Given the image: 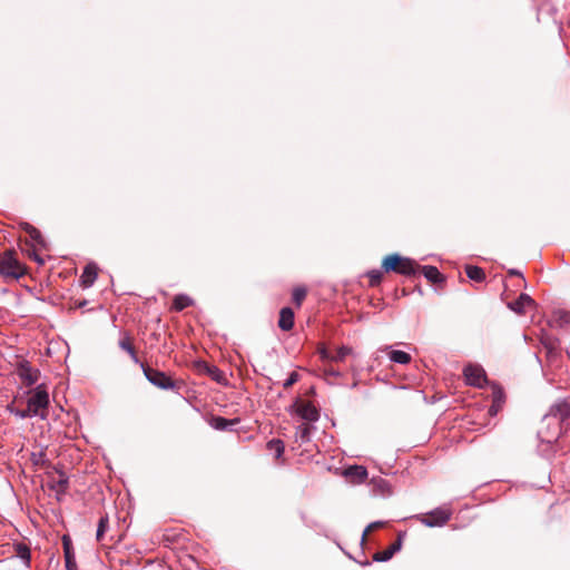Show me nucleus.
Segmentation results:
<instances>
[{
    "mask_svg": "<svg viewBox=\"0 0 570 570\" xmlns=\"http://www.w3.org/2000/svg\"><path fill=\"white\" fill-rule=\"evenodd\" d=\"M49 404L50 397L45 384H39L30 391L27 405L31 411L36 412V416H39L41 420H46Z\"/></svg>",
    "mask_w": 570,
    "mask_h": 570,
    "instance_id": "f257e3e1",
    "label": "nucleus"
},
{
    "mask_svg": "<svg viewBox=\"0 0 570 570\" xmlns=\"http://www.w3.org/2000/svg\"><path fill=\"white\" fill-rule=\"evenodd\" d=\"M0 274L4 277L18 279L24 274V271L17 259L16 252L8 249L0 252Z\"/></svg>",
    "mask_w": 570,
    "mask_h": 570,
    "instance_id": "f03ea898",
    "label": "nucleus"
},
{
    "mask_svg": "<svg viewBox=\"0 0 570 570\" xmlns=\"http://www.w3.org/2000/svg\"><path fill=\"white\" fill-rule=\"evenodd\" d=\"M141 370L146 376V379L155 386L161 390H173L175 389V382L169 377L166 373L155 370L140 363Z\"/></svg>",
    "mask_w": 570,
    "mask_h": 570,
    "instance_id": "7ed1b4c3",
    "label": "nucleus"
},
{
    "mask_svg": "<svg viewBox=\"0 0 570 570\" xmlns=\"http://www.w3.org/2000/svg\"><path fill=\"white\" fill-rule=\"evenodd\" d=\"M451 514L452 512L450 509L436 508L428 514L421 515L420 521L429 528L442 527L450 520Z\"/></svg>",
    "mask_w": 570,
    "mask_h": 570,
    "instance_id": "20e7f679",
    "label": "nucleus"
},
{
    "mask_svg": "<svg viewBox=\"0 0 570 570\" xmlns=\"http://www.w3.org/2000/svg\"><path fill=\"white\" fill-rule=\"evenodd\" d=\"M463 374L466 383L471 386L481 389L488 383L485 371L480 365H466Z\"/></svg>",
    "mask_w": 570,
    "mask_h": 570,
    "instance_id": "39448f33",
    "label": "nucleus"
},
{
    "mask_svg": "<svg viewBox=\"0 0 570 570\" xmlns=\"http://www.w3.org/2000/svg\"><path fill=\"white\" fill-rule=\"evenodd\" d=\"M17 373L26 386L35 385L40 376V371L33 368L28 361H22L18 364Z\"/></svg>",
    "mask_w": 570,
    "mask_h": 570,
    "instance_id": "423d86ee",
    "label": "nucleus"
},
{
    "mask_svg": "<svg viewBox=\"0 0 570 570\" xmlns=\"http://www.w3.org/2000/svg\"><path fill=\"white\" fill-rule=\"evenodd\" d=\"M570 415V401L567 399L559 400L554 404L550 406L549 413L546 417H552L558 421V423L563 422Z\"/></svg>",
    "mask_w": 570,
    "mask_h": 570,
    "instance_id": "0eeeda50",
    "label": "nucleus"
},
{
    "mask_svg": "<svg viewBox=\"0 0 570 570\" xmlns=\"http://www.w3.org/2000/svg\"><path fill=\"white\" fill-rule=\"evenodd\" d=\"M62 548H63L66 570H77V562H76L72 543L68 535L62 537Z\"/></svg>",
    "mask_w": 570,
    "mask_h": 570,
    "instance_id": "6e6552de",
    "label": "nucleus"
},
{
    "mask_svg": "<svg viewBox=\"0 0 570 570\" xmlns=\"http://www.w3.org/2000/svg\"><path fill=\"white\" fill-rule=\"evenodd\" d=\"M541 343L546 350L547 360L549 364L557 365L558 358L561 356V351L557 347V340L551 337H544L541 340Z\"/></svg>",
    "mask_w": 570,
    "mask_h": 570,
    "instance_id": "1a4fd4ad",
    "label": "nucleus"
},
{
    "mask_svg": "<svg viewBox=\"0 0 570 570\" xmlns=\"http://www.w3.org/2000/svg\"><path fill=\"white\" fill-rule=\"evenodd\" d=\"M534 305V299L524 293H522L515 301L508 303V307L519 315L524 314L525 307Z\"/></svg>",
    "mask_w": 570,
    "mask_h": 570,
    "instance_id": "9d476101",
    "label": "nucleus"
},
{
    "mask_svg": "<svg viewBox=\"0 0 570 570\" xmlns=\"http://www.w3.org/2000/svg\"><path fill=\"white\" fill-rule=\"evenodd\" d=\"M344 475L353 483H363L367 478V470L363 465H352L345 469Z\"/></svg>",
    "mask_w": 570,
    "mask_h": 570,
    "instance_id": "9b49d317",
    "label": "nucleus"
},
{
    "mask_svg": "<svg viewBox=\"0 0 570 570\" xmlns=\"http://www.w3.org/2000/svg\"><path fill=\"white\" fill-rule=\"evenodd\" d=\"M296 412L307 422H316L320 419L318 410L309 402L299 404Z\"/></svg>",
    "mask_w": 570,
    "mask_h": 570,
    "instance_id": "f8f14e48",
    "label": "nucleus"
},
{
    "mask_svg": "<svg viewBox=\"0 0 570 570\" xmlns=\"http://www.w3.org/2000/svg\"><path fill=\"white\" fill-rule=\"evenodd\" d=\"M402 548V537L399 535L397 540L392 543L387 549L376 552L373 556V560L376 562H385L389 561L396 552H399Z\"/></svg>",
    "mask_w": 570,
    "mask_h": 570,
    "instance_id": "ddd939ff",
    "label": "nucleus"
},
{
    "mask_svg": "<svg viewBox=\"0 0 570 570\" xmlns=\"http://www.w3.org/2000/svg\"><path fill=\"white\" fill-rule=\"evenodd\" d=\"M278 326L285 332H288L294 327V311L291 307H283L281 309Z\"/></svg>",
    "mask_w": 570,
    "mask_h": 570,
    "instance_id": "4468645a",
    "label": "nucleus"
},
{
    "mask_svg": "<svg viewBox=\"0 0 570 570\" xmlns=\"http://www.w3.org/2000/svg\"><path fill=\"white\" fill-rule=\"evenodd\" d=\"M97 266L94 263L87 264L83 268L82 275L80 277L81 285L85 288L91 287L97 278Z\"/></svg>",
    "mask_w": 570,
    "mask_h": 570,
    "instance_id": "2eb2a0df",
    "label": "nucleus"
},
{
    "mask_svg": "<svg viewBox=\"0 0 570 570\" xmlns=\"http://www.w3.org/2000/svg\"><path fill=\"white\" fill-rule=\"evenodd\" d=\"M419 268L421 267L414 259L402 256V263L400 265L397 274L404 276H412L417 273Z\"/></svg>",
    "mask_w": 570,
    "mask_h": 570,
    "instance_id": "dca6fc26",
    "label": "nucleus"
},
{
    "mask_svg": "<svg viewBox=\"0 0 570 570\" xmlns=\"http://www.w3.org/2000/svg\"><path fill=\"white\" fill-rule=\"evenodd\" d=\"M381 351H389L390 361L396 364L405 365L409 364L412 360L409 353L399 350H391V346H385Z\"/></svg>",
    "mask_w": 570,
    "mask_h": 570,
    "instance_id": "f3484780",
    "label": "nucleus"
},
{
    "mask_svg": "<svg viewBox=\"0 0 570 570\" xmlns=\"http://www.w3.org/2000/svg\"><path fill=\"white\" fill-rule=\"evenodd\" d=\"M401 263H402V256L401 255H399V254H391V255H387L383 259L382 268L386 273H390V272L397 273Z\"/></svg>",
    "mask_w": 570,
    "mask_h": 570,
    "instance_id": "a211bd4d",
    "label": "nucleus"
},
{
    "mask_svg": "<svg viewBox=\"0 0 570 570\" xmlns=\"http://www.w3.org/2000/svg\"><path fill=\"white\" fill-rule=\"evenodd\" d=\"M313 430L314 428L307 423L297 425L295 431V441L299 444L309 442Z\"/></svg>",
    "mask_w": 570,
    "mask_h": 570,
    "instance_id": "6ab92c4d",
    "label": "nucleus"
},
{
    "mask_svg": "<svg viewBox=\"0 0 570 570\" xmlns=\"http://www.w3.org/2000/svg\"><path fill=\"white\" fill-rule=\"evenodd\" d=\"M118 345L122 351H125L129 354V356L134 363L140 364V361L137 356L136 350H135V347L131 343L130 336L128 334H125L122 336V338L119 341Z\"/></svg>",
    "mask_w": 570,
    "mask_h": 570,
    "instance_id": "aec40b11",
    "label": "nucleus"
},
{
    "mask_svg": "<svg viewBox=\"0 0 570 570\" xmlns=\"http://www.w3.org/2000/svg\"><path fill=\"white\" fill-rule=\"evenodd\" d=\"M422 271H423L424 277L429 282L434 283V284L443 282V276L435 266H431V265L423 266Z\"/></svg>",
    "mask_w": 570,
    "mask_h": 570,
    "instance_id": "412c9836",
    "label": "nucleus"
},
{
    "mask_svg": "<svg viewBox=\"0 0 570 570\" xmlns=\"http://www.w3.org/2000/svg\"><path fill=\"white\" fill-rule=\"evenodd\" d=\"M193 304V299L185 295V294H179V295H176L174 301H173V308L177 312H180L183 309H185L186 307L190 306Z\"/></svg>",
    "mask_w": 570,
    "mask_h": 570,
    "instance_id": "4be33fe9",
    "label": "nucleus"
},
{
    "mask_svg": "<svg viewBox=\"0 0 570 570\" xmlns=\"http://www.w3.org/2000/svg\"><path fill=\"white\" fill-rule=\"evenodd\" d=\"M237 421L235 420H228V419H225L223 416H215L213 417L212 420V426L215 429V430H218V431H226L228 430L232 425H234Z\"/></svg>",
    "mask_w": 570,
    "mask_h": 570,
    "instance_id": "5701e85b",
    "label": "nucleus"
},
{
    "mask_svg": "<svg viewBox=\"0 0 570 570\" xmlns=\"http://www.w3.org/2000/svg\"><path fill=\"white\" fill-rule=\"evenodd\" d=\"M108 528H109V518H108V515L107 514L101 515L99 521H98L97 531H96V540L98 542H101L104 540L105 533L108 530Z\"/></svg>",
    "mask_w": 570,
    "mask_h": 570,
    "instance_id": "b1692460",
    "label": "nucleus"
},
{
    "mask_svg": "<svg viewBox=\"0 0 570 570\" xmlns=\"http://www.w3.org/2000/svg\"><path fill=\"white\" fill-rule=\"evenodd\" d=\"M466 276L475 282H482L485 278L484 271L478 266H466L465 268Z\"/></svg>",
    "mask_w": 570,
    "mask_h": 570,
    "instance_id": "393cba45",
    "label": "nucleus"
},
{
    "mask_svg": "<svg viewBox=\"0 0 570 570\" xmlns=\"http://www.w3.org/2000/svg\"><path fill=\"white\" fill-rule=\"evenodd\" d=\"M267 449L274 452L276 459H279L285 450L284 442L279 439H272L267 442Z\"/></svg>",
    "mask_w": 570,
    "mask_h": 570,
    "instance_id": "a878e982",
    "label": "nucleus"
},
{
    "mask_svg": "<svg viewBox=\"0 0 570 570\" xmlns=\"http://www.w3.org/2000/svg\"><path fill=\"white\" fill-rule=\"evenodd\" d=\"M570 322V313L566 311H557L553 314L551 320V324H556L557 326H563Z\"/></svg>",
    "mask_w": 570,
    "mask_h": 570,
    "instance_id": "bb28decb",
    "label": "nucleus"
},
{
    "mask_svg": "<svg viewBox=\"0 0 570 570\" xmlns=\"http://www.w3.org/2000/svg\"><path fill=\"white\" fill-rule=\"evenodd\" d=\"M366 275L370 279L371 286H377L383 278V272L381 269L368 271Z\"/></svg>",
    "mask_w": 570,
    "mask_h": 570,
    "instance_id": "cd10ccee",
    "label": "nucleus"
},
{
    "mask_svg": "<svg viewBox=\"0 0 570 570\" xmlns=\"http://www.w3.org/2000/svg\"><path fill=\"white\" fill-rule=\"evenodd\" d=\"M306 294H307V292H306V289L304 287H296V288H294V291L292 293L293 302L297 306H301L303 301L306 297Z\"/></svg>",
    "mask_w": 570,
    "mask_h": 570,
    "instance_id": "c85d7f7f",
    "label": "nucleus"
},
{
    "mask_svg": "<svg viewBox=\"0 0 570 570\" xmlns=\"http://www.w3.org/2000/svg\"><path fill=\"white\" fill-rule=\"evenodd\" d=\"M351 353H352V348H350L347 346H341L337 348L335 355H332V362H342Z\"/></svg>",
    "mask_w": 570,
    "mask_h": 570,
    "instance_id": "c756f323",
    "label": "nucleus"
},
{
    "mask_svg": "<svg viewBox=\"0 0 570 570\" xmlns=\"http://www.w3.org/2000/svg\"><path fill=\"white\" fill-rule=\"evenodd\" d=\"M504 402V393L499 386L493 387L492 392V403L498 405H502Z\"/></svg>",
    "mask_w": 570,
    "mask_h": 570,
    "instance_id": "7c9ffc66",
    "label": "nucleus"
},
{
    "mask_svg": "<svg viewBox=\"0 0 570 570\" xmlns=\"http://www.w3.org/2000/svg\"><path fill=\"white\" fill-rule=\"evenodd\" d=\"M30 233L28 234L30 238L36 242L40 246H45V239L41 236V233L36 227H29Z\"/></svg>",
    "mask_w": 570,
    "mask_h": 570,
    "instance_id": "2f4dec72",
    "label": "nucleus"
},
{
    "mask_svg": "<svg viewBox=\"0 0 570 570\" xmlns=\"http://www.w3.org/2000/svg\"><path fill=\"white\" fill-rule=\"evenodd\" d=\"M14 415L20 419H29V417H36V412L31 411L30 407L27 405L23 410H16Z\"/></svg>",
    "mask_w": 570,
    "mask_h": 570,
    "instance_id": "473e14b6",
    "label": "nucleus"
},
{
    "mask_svg": "<svg viewBox=\"0 0 570 570\" xmlns=\"http://www.w3.org/2000/svg\"><path fill=\"white\" fill-rule=\"evenodd\" d=\"M385 522L384 521H374L372 523H370L366 529L364 530L363 534H362V542L365 541V537L367 535V533L372 530H375V529H379V528H382L384 527Z\"/></svg>",
    "mask_w": 570,
    "mask_h": 570,
    "instance_id": "72a5a7b5",
    "label": "nucleus"
},
{
    "mask_svg": "<svg viewBox=\"0 0 570 570\" xmlns=\"http://www.w3.org/2000/svg\"><path fill=\"white\" fill-rule=\"evenodd\" d=\"M17 552H18V556L21 559H26L29 562V560H30V550H29V548L27 546L18 544Z\"/></svg>",
    "mask_w": 570,
    "mask_h": 570,
    "instance_id": "f704fd0d",
    "label": "nucleus"
},
{
    "mask_svg": "<svg viewBox=\"0 0 570 570\" xmlns=\"http://www.w3.org/2000/svg\"><path fill=\"white\" fill-rule=\"evenodd\" d=\"M299 376L297 372H292L288 377L283 383L284 389H289L292 385H294L298 381Z\"/></svg>",
    "mask_w": 570,
    "mask_h": 570,
    "instance_id": "c9c22d12",
    "label": "nucleus"
},
{
    "mask_svg": "<svg viewBox=\"0 0 570 570\" xmlns=\"http://www.w3.org/2000/svg\"><path fill=\"white\" fill-rule=\"evenodd\" d=\"M318 354L322 361L324 362H332V354L328 352V350L325 346H321L318 348Z\"/></svg>",
    "mask_w": 570,
    "mask_h": 570,
    "instance_id": "e433bc0d",
    "label": "nucleus"
},
{
    "mask_svg": "<svg viewBox=\"0 0 570 570\" xmlns=\"http://www.w3.org/2000/svg\"><path fill=\"white\" fill-rule=\"evenodd\" d=\"M67 485H68V479L65 478L63 475L56 482V489L57 491H66L67 489Z\"/></svg>",
    "mask_w": 570,
    "mask_h": 570,
    "instance_id": "4c0bfd02",
    "label": "nucleus"
},
{
    "mask_svg": "<svg viewBox=\"0 0 570 570\" xmlns=\"http://www.w3.org/2000/svg\"><path fill=\"white\" fill-rule=\"evenodd\" d=\"M324 375L332 376V377H340L342 374L340 371H337L333 367H326V368H324Z\"/></svg>",
    "mask_w": 570,
    "mask_h": 570,
    "instance_id": "58836bf2",
    "label": "nucleus"
},
{
    "mask_svg": "<svg viewBox=\"0 0 570 570\" xmlns=\"http://www.w3.org/2000/svg\"><path fill=\"white\" fill-rule=\"evenodd\" d=\"M502 405H498L495 403H492V405L490 406L489 409V414L494 416L497 415V413L499 412V410L501 409Z\"/></svg>",
    "mask_w": 570,
    "mask_h": 570,
    "instance_id": "ea45409f",
    "label": "nucleus"
},
{
    "mask_svg": "<svg viewBox=\"0 0 570 570\" xmlns=\"http://www.w3.org/2000/svg\"><path fill=\"white\" fill-rule=\"evenodd\" d=\"M509 274L513 275V276H519V277H521L523 279V274L520 271H518V269H510Z\"/></svg>",
    "mask_w": 570,
    "mask_h": 570,
    "instance_id": "a19ab883",
    "label": "nucleus"
},
{
    "mask_svg": "<svg viewBox=\"0 0 570 570\" xmlns=\"http://www.w3.org/2000/svg\"><path fill=\"white\" fill-rule=\"evenodd\" d=\"M29 227H33L32 225H30L29 223H21V228L26 232V233H30V228Z\"/></svg>",
    "mask_w": 570,
    "mask_h": 570,
    "instance_id": "79ce46f5",
    "label": "nucleus"
},
{
    "mask_svg": "<svg viewBox=\"0 0 570 570\" xmlns=\"http://www.w3.org/2000/svg\"><path fill=\"white\" fill-rule=\"evenodd\" d=\"M33 258L36 262H38L39 264H43L45 261L42 258H40L37 254H33Z\"/></svg>",
    "mask_w": 570,
    "mask_h": 570,
    "instance_id": "37998d69",
    "label": "nucleus"
}]
</instances>
